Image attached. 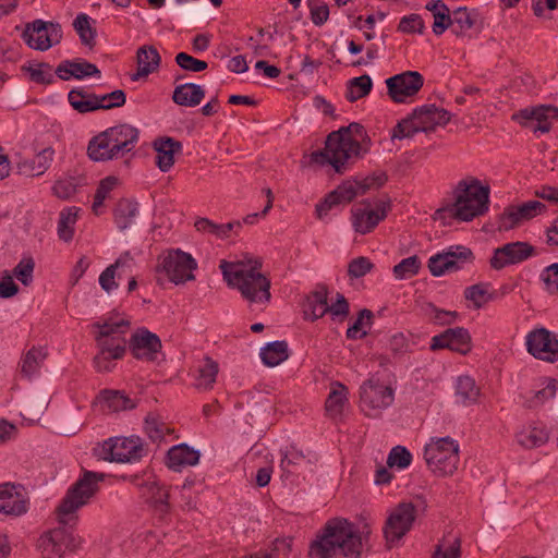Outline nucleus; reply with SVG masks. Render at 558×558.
I'll return each instance as SVG.
<instances>
[{
    "label": "nucleus",
    "mask_w": 558,
    "mask_h": 558,
    "mask_svg": "<svg viewBox=\"0 0 558 558\" xmlns=\"http://www.w3.org/2000/svg\"><path fill=\"white\" fill-rule=\"evenodd\" d=\"M132 258L130 256V253H124L122 256H120L114 264L108 266L99 276V284L106 292H111L112 290L117 289L119 284L116 282V272L118 268L124 267L129 265V262H131Z\"/></svg>",
    "instance_id": "obj_45"
},
{
    "label": "nucleus",
    "mask_w": 558,
    "mask_h": 558,
    "mask_svg": "<svg viewBox=\"0 0 558 558\" xmlns=\"http://www.w3.org/2000/svg\"><path fill=\"white\" fill-rule=\"evenodd\" d=\"M26 512V502L15 487L9 483L0 485V513L20 515Z\"/></svg>",
    "instance_id": "obj_30"
},
{
    "label": "nucleus",
    "mask_w": 558,
    "mask_h": 558,
    "mask_svg": "<svg viewBox=\"0 0 558 558\" xmlns=\"http://www.w3.org/2000/svg\"><path fill=\"white\" fill-rule=\"evenodd\" d=\"M373 317H374V315H373L372 311H369L367 308L361 310L354 324L348 328L347 338H349V339L364 338L367 335V332L366 331L360 332L362 329V326L371 325Z\"/></svg>",
    "instance_id": "obj_56"
},
{
    "label": "nucleus",
    "mask_w": 558,
    "mask_h": 558,
    "mask_svg": "<svg viewBox=\"0 0 558 558\" xmlns=\"http://www.w3.org/2000/svg\"><path fill=\"white\" fill-rule=\"evenodd\" d=\"M105 478L104 473L84 471L83 475L70 487L57 508L58 521L62 526L44 533L37 542L41 558H63L66 550L78 546L75 537L65 525L75 521V512L96 495L98 484Z\"/></svg>",
    "instance_id": "obj_1"
},
{
    "label": "nucleus",
    "mask_w": 558,
    "mask_h": 558,
    "mask_svg": "<svg viewBox=\"0 0 558 558\" xmlns=\"http://www.w3.org/2000/svg\"><path fill=\"white\" fill-rule=\"evenodd\" d=\"M159 337L145 328L137 329L129 341V349L137 360L155 361L161 350Z\"/></svg>",
    "instance_id": "obj_24"
},
{
    "label": "nucleus",
    "mask_w": 558,
    "mask_h": 558,
    "mask_svg": "<svg viewBox=\"0 0 558 558\" xmlns=\"http://www.w3.org/2000/svg\"><path fill=\"white\" fill-rule=\"evenodd\" d=\"M535 248L527 242H511L494 250L489 265L495 270H500L509 265L519 264L532 255Z\"/></svg>",
    "instance_id": "obj_20"
},
{
    "label": "nucleus",
    "mask_w": 558,
    "mask_h": 558,
    "mask_svg": "<svg viewBox=\"0 0 558 558\" xmlns=\"http://www.w3.org/2000/svg\"><path fill=\"white\" fill-rule=\"evenodd\" d=\"M87 155L94 161H108L120 157L111 146L109 136L105 131L89 141Z\"/></svg>",
    "instance_id": "obj_33"
},
{
    "label": "nucleus",
    "mask_w": 558,
    "mask_h": 558,
    "mask_svg": "<svg viewBox=\"0 0 558 558\" xmlns=\"http://www.w3.org/2000/svg\"><path fill=\"white\" fill-rule=\"evenodd\" d=\"M137 70L131 75L132 81H138L156 72L161 63V57L155 46L144 45L136 51Z\"/></svg>",
    "instance_id": "obj_27"
},
{
    "label": "nucleus",
    "mask_w": 558,
    "mask_h": 558,
    "mask_svg": "<svg viewBox=\"0 0 558 558\" xmlns=\"http://www.w3.org/2000/svg\"><path fill=\"white\" fill-rule=\"evenodd\" d=\"M68 99L70 105L80 113H87L98 109L109 110L122 107L126 97L123 90L117 89L109 94L96 95L84 89H72Z\"/></svg>",
    "instance_id": "obj_10"
},
{
    "label": "nucleus",
    "mask_w": 558,
    "mask_h": 558,
    "mask_svg": "<svg viewBox=\"0 0 558 558\" xmlns=\"http://www.w3.org/2000/svg\"><path fill=\"white\" fill-rule=\"evenodd\" d=\"M546 206L539 201H529L521 205H512L505 209L499 218V230L509 231L545 210Z\"/></svg>",
    "instance_id": "obj_22"
},
{
    "label": "nucleus",
    "mask_w": 558,
    "mask_h": 558,
    "mask_svg": "<svg viewBox=\"0 0 558 558\" xmlns=\"http://www.w3.org/2000/svg\"><path fill=\"white\" fill-rule=\"evenodd\" d=\"M364 136L363 126L359 123H351L331 132L326 140L325 148L312 153L313 162L320 166L330 165L341 173L345 166L357 160L362 155L360 138Z\"/></svg>",
    "instance_id": "obj_6"
},
{
    "label": "nucleus",
    "mask_w": 558,
    "mask_h": 558,
    "mask_svg": "<svg viewBox=\"0 0 558 558\" xmlns=\"http://www.w3.org/2000/svg\"><path fill=\"white\" fill-rule=\"evenodd\" d=\"M474 255L471 248L462 245L450 246L447 251L428 259V269L433 276L439 277L446 272L462 269L464 264L472 263Z\"/></svg>",
    "instance_id": "obj_14"
},
{
    "label": "nucleus",
    "mask_w": 558,
    "mask_h": 558,
    "mask_svg": "<svg viewBox=\"0 0 558 558\" xmlns=\"http://www.w3.org/2000/svg\"><path fill=\"white\" fill-rule=\"evenodd\" d=\"M374 268V264L369 260V258L360 256L353 258L348 265V276L351 279H359L364 277L366 274L371 272Z\"/></svg>",
    "instance_id": "obj_59"
},
{
    "label": "nucleus",
    "mask_w": 558,
    "mask_h": 558,
    "mask_svg": "<svg viewBox=\"0 0 558 558\" xmlns=\"http://www.w3.org/2000/svg\"><path fill=\"white\" fill-rule=\"evenodd\" d=\"M435 5L440 8V12H436L433 16V32L435 35H441L446 29L450 28L452 13L450 14L449 8L441 0L433 1L432 9H434Z\"/></svg>",
    "instance_id": "obj_53"
},
{
    "label": "nucleus",
    "mask_w": 558,
    "mask_h": 558,
    "mask_svg": "<svg viewBox=\"0 0 558 558\" xmlns=\"http://www.w3.org/2000/svg\"><path fill=\"white\" fill-rule=\"evenodd\" d=\"M389 97L395 102H404L415 96L424 85V77L417 71H405L386 80Z\"/></svg>",
    "instance_id": "obj_18"
},
{
    "label": "nucleus",
    "mask_w": 558,
    "mask_h": 558,
    "mask_svg": "<svg viewBox=\"0 0 558 558\" xmlns=\"http://www.w3.org/2000/svg\"><path fill=\"white\" fill-rule=\"evenodd\" d=\"M517 439L522 447L533 449L547 442L548 433L543 427H529L520 432Z\"/></svg>",
    "instance_id": "obj_46"
},
{
    "label": "nucleus",
    "mask_w": 558,
    "mask_h": 558,
    "mask_svg": "<svg viewBox=\"0 0 558 558\" xmlns=\"http://www.w3.org/2000/svg\"><path fill=\"white\" fill-rule=\"evenodd\" d=\"M464 296L473 302L475 308H481L490 299L487 288L483 283L468 287L464 291Z\"/></svg>",
    "instance_id": "obj_60"
},
{
    "label": "nucleus",
    "mask_w": 558,
    "mask_h": 558,
    "mask_svg": "<svg viewBox=\"0 0 558 558\" xmlns=\"http://www.w3.org/2000/svg\"><path fill=\"white\" fill-rule=\"evenodd\" d=\"M289 357L288 344L286 341H274L264 347L260 351V359L267 366L274 367Z\"/></svg>",
    "instance_id": "obj_40"
},
{
    "label": "nucleus",
    "mask_w": 558,
    "mask_h": 558,
    "mask_svg": "<svg viewBox=\"0 0 558 558\" xmlns=\"http://www.w3.org/2000/svg\"><path fill=\"white\" fill-rule=\"evenodd\" d=\"M145 430L153 441H158L163 438L167 427L157 415L149 413L145 420Z\"/></svg>",
    "instance_id": "obj_61"
},
{
    "label": "nucleus",
    "mask_w": 558,
    "mask_h": 558,
    "mask_svg": "<svg viewBox=\"0 0 558 558\" xmlns=\"http://www.w3.org/2000/svg\"><path fill=\"white\" fill-rule=\"evenodd\" d=\"M421 260L416 255L402 259L393 267V275L397 279L403 280L414 277L418 274Z\"/></svg>",
    "instance_id": "obj_51"
},
{
    "label": "nucleus",
    "mask_w": 558,
    "mask_h": 558,
    "mask_svg": "<svg viewBox=\"0 0 558 558\" xmlns=\"http://www.w3.org/2000/svg\"><path fill=\"white\" fill-rule=\"evenodd\" d=\"M105 132L109 136L114 151L118 153L120 157L134 148L140 135L138 130L128 123L109 128Z\"/></svg>",
    "instance_id": "obj_25"
},
{
    "label": "nucleus",
    "mask_w": 558,
    "mask_h": 558,
    "mask_svg": "<svg viewBox=\"0 0 558 558\" xmlns=\"http://www.w3.org/2000/svg\"><path fill=\"white\" fill-rule=\"evenodd\" d=\"M411 461L412 454L402 446L393 447L387 458V464L389 468L397 466L399 469H405L411 464Z\"/></svg>",
    "instance_id": "obj_57"
},
{
    "label": "nucleus",
    "mask_w": 558,
    "mask_h": 558,
    "mask_svg": "<svg viewBox=\"0 0 558 558\" xmlns=\"http://www.w3.org/2000/svg\"><path fill=\"white\" fill-rule=\"evenodd\" d=\"M219 268L228 286L236 288L251 304L269 303L271 299L270 280L259 271L260 259H253L247 255L236 262L222 259Z\"/></svg>",
    "instance_id": "obj_4"
},
{
    "label": "nucleus",
    "mask_w": 558,
    "mask_h": 558,
    "mask_svg": "<svg viewBox=\"0 0 558 558\" xmlns=\"http://www.w3.org/2000/svg\"><path fill=\"white\" fill-rule=\"evenodd\" d=\"M101 453L105 460L132 463L143 458L145 448L140 437H114L102 444Z\"/></svg>",
    "instance_id": "obj_12"
},
{
    "label": "nucleus",
    "mask_w": 558,
    "mask_h": 558,
    "mask_svg": "<svg viewBox=\"0 0 558 558\" xmlns=\"http://www.w3.org/2000/svg\"><path fill=\"white\" fill-rule=\"evenodd\" d=\"M49 402L50 398L46 393L34 396L25 402L23 407V415L32 416L37 413H41L47 409Z\"/></svg>",
    "instance_id": "obj_64"
},
{
    "label": "nucleus",
    "mask_w": 558,
    "mask_h": 558,
    "mask_svg": "<svg viewBox=\"0 0 558 558\" xmlns=\"http://www.w3.org/2000/svg\"><path fill=\"white\" fill-rule=\"evenodd\" d=\"M141 490L142 495L147 498L156 510L161 513L168 511L169 493L166 487L160 486L155 480H147L141 484Z\"/></svg>",
    "instance_id": "obj_34"
},
{
    "label": "nucleus",
    "mask_w": 558,
    "mask_h": 558,
    "mask_svg": "<svg viewBox=\"0 0 558 558\" xmlns=\"http://www.w3.org/2000/svg\"><path fill=\"white\" fill-rule=\"evenodd\" d=\"M541 279L549 294H558V263L546 267L541 274Z\"/></svg>",
    "instance_id": "obj_62"
},
{
    "label": "nucleus",
    "mask_w": 558,
    "mask_h": 558,
    "mask_svg": "<svg viewBox=\"0 0 558 558\" xmlns=\"http://www.w3.org/2000/svg\"><path fill=\"white\" fill-rule=\"evenodd\" d=\"M66 65L72 68V77L76 80H83L87 76L100 75L99 69L94 63L87 61L77 62L66 60Z\"/></svg>",
    "instance_id": "obj_58"
},
{
    "label": "nucleus",
    "mask_w": 558,
    "mask_h": 558,
    "mask_svg": "<svg viewBox=\"0 0 558 558\" xmlns=\"http://www.w3.org/2000/svg\"><path fill=\"white\" fill-rule=\"evenodd\" d=\"M93 328L97 329L95 341L98 353L94 357V367L97 372H111L113 361L121 360L126 352L128 341L125 335L131 328V322L125 316L110 315L104 322H96Z\"/></svg>",
    "instance_id": "obj_5"
},
{
    "label": "nucleus",
    "mask_w": 558,
    "mask_h": 558,
    "mask_svg": "<svg viewBox=\"0 0 558 558\" xmlns=\"http://www.w3.org/2000/svg\"><path fill=\"white\" fill-rule=\"evenodd\" d=\"M162 269L169 280L175 284L194 280L193 270L196 269V260L187 253L175 250L169 252L161 263Z\"/></svg>",
    "instance_id": "obj_16"
},
{
    "label": "nucleus",
    "mask_w": 558,
    "mask_h": 558,
    "mask_svg": "<svg viewBox=\"0 0 558 558\" xmlns=\"http://www.w3.org/2000/svg\"><path fill=\"white\" fill-rule=\"evenodd\" d=\"M369 531L359 532L354 524L343 518L326 522L311 543V558H360L363 536Z\"/></svg>",
    "instance_id": "obj_2"
},
{
    "label": "nucleus",
    "mask_w": 558,
    "mask_h": 558,
    "mask_svg": "<svg viewBox=\"0 0 558 558\" xmlns=\"http://www.w3.org/2000/svg\"><path fill=\"white\" fill-rule=\"evenodd\" d=\"M557 388V379H547V385L543 389L535 391L534 395L529 400H526V407L532 409L542 405L547 400L555 397Z\"/></svg>",
    "instance_id": "obj_54"
},
{
    "label": "nucleus",
    "mask_w": 558,
    "mask_h": 558,
    "mask_svg": "<svg viewBox=\"0 0 558 558\" xmlns=\"http://www.w3.org/2000/svg\"><path fill=\"white\" fill-rule=\"evenodd\" d=\"M80 208L72 206L64 208L59 216L58 235L64 242H70L74 235V226L78 218Z\"/></svg>",
    "instance_id": "obj_41"
},
{
    "label": "nucleus",
    "mask_w": 558,
    "mask_h": 558,
    "mask_svg": "<svg viewBox=\"0 0 558 558\" xmlns=\"http://www.w3.org/2000/svg\"><path fill=\"white\" fill-rule=\"evenodd\" d=\"M199 452L189 447L186 444L173 446L167 454V465L180 471L182 468L192 466L198 463Z\"/></svg>",
    "instance_id": "obj_31"
},
{
    "label": "nucleus",
    "mask_w": 558,
    "mask_h": 558,
    "mask_svg": "<svg viewBox=\"0 0 558 558\" xmlns=\"http://www.w3.org/2000/svg\"><path fill=\"white\" fill-rule=\"evenodd\" d=\"M481 390L475 380L470 376H460L456 385V397L463 405L477 402Z\"/></svg>",
    "instance_id": "obj_37"
},
{
    "label": "nucleus",
    "mask_w": 558,
    "mask_h": 558,
    "mask_svg": "<svg viewBox=\"0 0 558 558\" xmlns=\"http://www.w3.org/2000/svg\"><path fill=\"white\" fill-rule=\"evenodd\" d=\"M53 154L52 148H45L33 159L21 160L17 163V170L21 174L27 177L40 175L50 167Z\"/></svg>",
    "instance_id": "obj_32"
},
{
    "label": "nucleus",
    "mask_w": 558,
    "mask_h": 558,
    "mask_svg": "<svg viewBox=\"0 0 558 558\" xmlns=\"http://www.w3.org/2000/svg\"><path fill=\"white\" fill-rule=\"evenodd\" d=\"M35 260L33 257H24L12 270L14 276L23 286L28 287L34 280Z\"/></svg>",
    "instance_id": "obj_52"
},
{
    "label": "nucleus",
    "mask_w": 558,
    "mask_h": 558,
    "mask_svg": "<svg viewBox=\"0 0 558 558\" xmlns=\"http://www.w3.org/2000/svg\"><path fill=\"white\" fill-rule=\"evenodd\" d=\"M177 64L185 71L202 72L207 69V62L195 59L186 52H179L175 56Z\"/></svg>",
    "instance_id": "obj_63"
},
{
    "label": "nucleus",
    "mask_w": 558,
    "mask_h": 558,
    "mask_svg": "<svg viewBox=\"0 0 558 558\" xmlns=\"http://www.w3.org/2000/svg\"><path fill=\"white\" fill-rule=\"evenodd\" d=\"M22 70L28 73L32 82L37 84L48 85L54 81L52 66L49 63L43 62L38 64L24 65Z\"/></svg>",
    "instance_id": "obj_50"
},
{
    "label": "nucleus",
    "mask_w": 558,
    "mask_h": 558,
    "mask_svg": "<svg viewBox=\"0 0 558 558\" xmlns=\"http://www.w3.org/2000/svg\"><path fill=\"white\" fill-rule=\"evenodd\" d=\"M73 27L78 34L83 45L89 48L95 46L96 29L92 27L90 17L87 14H78L73 22Z\"/></svg>",
    "instance_id": "obj_49"
},
{
    "label": "nucleus",
    "mask_w": 558,
    "mask_h": 558,
    "mask_svg": "<svg viewBox=\"0 0 558 558\" xmlns=\"http://www.w3.org/2000/svg\"><path fill=\"white\" fill-rule=\"evenodd\" d=\"M449 349L462 355L472 349V339L468 329L463 327L448 328L444 332L432 338L430 350Z\"/></svg>",
    "instance_id": "obj_23"
},
{
    "label": "nucleus",
    "mask_w": 558,
    "mask_h": 558,
    "mask_svg": "<svg viewBox=\"0 0 558 558\" xmlns=\"http://www.w3.org/2000/svg\"><path fill=\"white\" fill-rule=\"evenodd\" d=\"M205 96L202 86L194 83L178 85L173 90L172 99L179 106L196 107Z\"/></svg>",
    "instance_id": "obj_35"
},
{
    "label": "nucleus",
    "mask_w": 558,
    "mask_h": 558,
    "mask_svg": "<svg viewBox=\"0 0 558 558\" xmlns=\"http://www.w3.org/2000/svg\"><path fill=\"white\" fill-rule=\"evenodd\" d=\"M137 214V204L130 199H120L114 208V222L120 230L132 227Z\"/></svg>",
    "instance_id": "obj_43"
},
{
    "label": "nucleus",
    "mask_w": 558,
    "mask_h": 558,
    "mask_svg": "<svg viewBox=\"0 0 558 558\" xmlns=\"http://www.w3.org/2000/svg\"><path fill=\"white\" fill-rule=\"evenodd\" d=\"M82 177H64L57 180L52 186V193L60 199H69L76 194L77 187L83 184Z\"/></svg>",
    "instance_id": "obj_48"
},
{
    "label": "nucleus",
    "mask_w": 558,
    "mask_h": 558,
    "mask_svg": "<svg viewBox=\"0 0 558 558\" xmlns=\"http://www.w3.org/2000/svg\"><path fill=\"white\" fill-rule=\"evenodd\" d=\"M47 357V351L41 347H33L23 356L21 362V373L26 377H32L41 367Z\"/></svg>",
    "instance_id": "obj_42"
},
{
    "label": "nucleus",
    "mask_w": 558,
    "mask_h": 558,
    "mask_svg": "<svg viewBox=\"0 0 558 558\" xmlns=\"http://www.w3.org/2000/svg\"><path fill=\"white\" fill-rule=\"evenodd\" d=\"M390 209V201H380L375 209L371 208L368 202H364L352 208V226L355 232L361 234L369 233L374 228L386 218Z\"/></svg>",
    "instance_id": "obj_17"
},
{
    "label": "nucleus",
    "mask_w": 558,
    "mask_h": 558,
    "mask_svg": "<svg viewBox=\"0 0 558 558\" xmlns=\"http://www.w3.org/2000/svg\"><path fill=\"white\" fill-rule=\"evenodd\" d=\"M424 458L434 474L452 475L458 469L459 445L450 437L432 439L425 447Z\"/></svg>",
    "instance_id": "obj_8"
},
{
    "label": "nucleus",
    "mask_w": 558,
    "mask_h": 558,
    "mask_svg": "<svg viewBox=\"0 0 558 558\" xmlns=\"http://www.w3.org/2000/svg\"><path fill=\"white\" fill-rule=\"evenodd\" d=\"M328 312V289L324 284L317 288L307 295L304 303V317L312 322L322 318Z\"/></svg>",
    "instance_id": "obj_29"
},
{
    "label": "nucleus",
    "mask_w": 558,
    "mask_h": 558,
    "mask_svg": "<svg viewBox=\"0 0 558 558\" xmlns=\"http://www.w3.org/2000/svg\"><path fill=\"white\" fill-rule=\"evenodd\" d=\"M489 186L473 177L458 182L452 190V201L438 208L433 218L442 225L452 220L471 221L488 210Z\"/></svg>",
    "instance_id": "obj_3"
},
{
    "label": "nucleus",
    "mask_w": 558,
    "mask_h": 558,
    "mask_svg": "<svg viewBox=\"0 0 558 558\" xmlns=\"http://www.w3.org/2000/svg\"><path fill=\"white\" fill-rule=\"evenodd\" d=\"M525 347L529 354L536 360L547 363L558 361V335L545 327L529 331L525 336Z\"/></svg>",
    "instance_id": "obj_13"
},
{
    "label": "nucleus",
    "mask_w": 558,
    "mask_h": 558,
    "mask_svg": "<svg viewBox=\"0 0 558 558\" xmlns=\"http://www.w3.org/2000/svg\"><path fill=\"white\" fill-rule=\"evenodd\" d=\"M512 119L533 132L547 133L553 122L558 120V109L553 106L525 108L512 116Z\"/></svg>",
    "instance_id": "obj_19"
},
{
    "label": "nucleus",
    "mask_w": 558,
    "mask_h": 558,
    "mask_svg": "<svg viewBox=\"0 0 558 558\" xmlns=\"http://www.w3.org/2000/svg\"><path fill=\"white\" fill-rule=\"evenodd\" d=\"M384 172L374 173L361 181H347L331 192V198L335 196L339 204H348L356 196L365 194L371 189H378L387 181Z\"/></svg>",
    "instance_id": "obj_21"
},
{
    "label": "nucleus",
    "mask_w": 558,
    "mask_h": 558,
    "mask_svg": "<svg viewBox=\"0 0 558 558\" xmlns=\"http://www.w3.org/2000/svg\"><path fill=\"white\" fill-rule=\"evenodd\" d=\"M450 120L451 113L446 109L435 105L422 106L393 128L391 137L402 140L418 132H433L437 126H445Z\"/></svg>",
    "instance_id": "obj_7"
},
{
    "label": "nucleus",
    "mask_w": 558,
    "mask_h": 558,
    "mask_svg": "<svg viewBox=\"0 0 558 558\" xmlns=\"http://www.w3.org/2000/svg\"><path fill=\"white\" fill-rule=\"evenodd\" d=\"M426 504L418 498L416 504L401 502L389 514L384 534L388 548L399 542L411 529L418 511H424Z\"/></svg>",
    "instance_id": "obj_9"
},
{
    "label": "nucleus",
    "mask_w": 558,
    "mask_h": 558,
    "mask_svg": "<svg viewBox=\"0 0 558 558\" xmlns=\"http://www.w3.org/2000/svg\"><path fill=\"white\" fill-rule=\"evenodd\" d=\"M372 78L367 74L354 77L348 83L345 98L351 102L356 101L367 96L372 90Z\"/></svg>",
    "instance_id": "obj_47"
},
{
    "label": "nucleus",
    "mask_w": 558,
    "mask_h": 558,
    "mask_svg": "<svg viewBox=\"0 0 558 558\" xmlns=\"http://www.w3.org/2000/svg\"><path fill=\"white\" fill-rule=\"evenodd\" d=\"M461 555V539L459 536L448 533L436 545L432 558H459Z\"/></svg>",
    "instance_id": "obj_44"
},
{
    "label": "nucleus",
    "mask_w": 558,
    "mask_h": 558,
    "mask_svg": "<svg viewBox=\"0 0 558 558\" xmlns=\"http://www.w3.org/2000/svg\"><path fill=\"white\" fill-rule=\"evenodd\" d=\"M393 390L373 378L363 383L360 388V404L365 415L378 417L393 402Z\"/></svg>",
    "instance_id": "obj_11"
},
{
    "label": "nucleus",
    "mask_w": 558,
    "mask_h": 558,
    "mask_svg": "<svg viewBox=\"0 0 558 558\" xmlns=\"http://www.w3.org/2000/svg\"><path fill=\"white\" fill-rule=\"evenodd\" d=\"M349 403V390L340 381L330 384V391L325 401V411L328 417L339 420L342 416L344 407Z\"/></svg>",
    "instance_id": "obj_28"
},
{
    "label": "nucleus",
    "mask_w": 558,
    "mask_h": 558,
    "mask_svg": "<svg viewBox=\"0 0 558 558\" xmlns=\"http://www.w3.org/2000/svg\"><path fill=\"white\" fill-rule=\"evenodd\" d=\"M23 38L31 48L45 51L61 41L62 29L58 23L36 20L26 26Z\"/></svg>",
    "instance_id": "obj_15"
},
{
    "label": "nucleus",
    "mask_w": 558,
    "mask_h": 558,
    "mask_svg": "<svg viewBox=\"0 0 558 558\" xmlns=\"http://www.w3.org/2000/svg\"><path fill=\"white\" fill-rule=\"evenodd\" d=\"M100 402L102 409L119 412L135 408V403L126 395L118 390H105L101 392Z\"/></svg>",
    "instance_id": "obj_39"
},
{
    "label": "nucleus",
    "mask_w": 558,
    "mask_h": 558,
    "mask_svg": "<svg viewBox=\"0 0 558 558\" xmlns=\"http://www.w3.org/2000/svg\"><path fill=\"white\" fill-rule=\"evenodd\" d=\"M156 151V165L160 171L167 172L174 165V156L181 154L182 143L172 137H157L153 142Z\"/></svg>",
    "instance_id": "obj_26"
},
{
    "label": "nucleus",
    "mask_w": 558,
    "mask_h": 558,
    "mask_svg": "<svg viewBox=\"0 0 558 558\" xmlns=\"http://www.w3.org/2000/svg\"><path fill=\"white\" fill-rule=\"evenodd\" d=\"M197 372L195 387L201 390H210L219 372L218 363L211 357L206 356Z\"/></svg>",
    "instance_id": "obj_38"
},
{
    "label": "nucleus",
    "mask_w": 558,
    "mask_h": 558,
    "mask_svg": "<svg viewBox=\"0 0 558 558\" xmlns=\"http://www.w3.org/2000/svg\"><path fill=\"white\" fill-rule=\"evenodd\" d=\"M478 21V14L474 11H469L466 8H459L452 12L451 16V32L462 37L466 32L475 27Z\"/></svg>",
    "instance_id": "obj_36"
},
{
    "label": "nucleus",
    "mask_w": 558,
    "mask_h": 558,
    "mask_svg": "<svg viewBox=\"0 0 558 558\" xmlns=\"http://www.w3.org/2000/svg\"><path fill=\"white\" fill-rule=\"evenodd\" d=\"M118 183V179L114 177H107L102 179L96 190L95 196H94V203L92 206L93 211L96 215H99V208L102 207L105 199L110 194V192L114 189V186Z\"/></svg>",
    "instance_id": "obj_55"
}]
</instances>
